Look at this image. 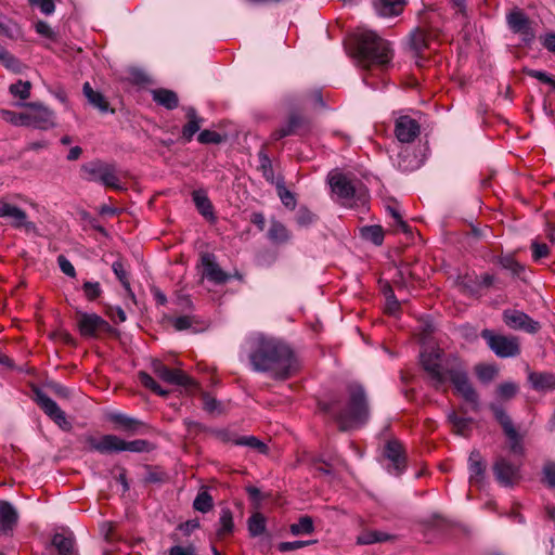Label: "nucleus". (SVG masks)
Segmentation results:
<instances>
[{
    "label": "nucleus",
    "mask_w": 555,
    "mask_h": 555,
    "mask_svg": "<svg viewBox=\"0 0 555 555\" xmlns=\"http://www.w3.org/2000/svg\"><path fill=\"white\" fill-rule=\"evenodd\" d=\"M525 73L528 76L535 78L543 83H547L555 89V78L550 76L545 72L537 70V69H526Z\"/></svg>",
    "instance_id": "603ef678"
},
{
    "label": "nucleus",
    "mask_w": 555,
    "mask_h": 555,
    "mask_svg": "<svg viewBox=\"0 0 555 555\" xmlns=\"http://www.w3.org/2000/svg\"><path fill=\"white\" fill-rule=\"evenodd\" d=\"M153 101L167 109H173L179 105V99L176 92L169 89H154L152 90Z\"/></svg>",
    "instance_id": "a878e982"
},
{
    "label": "nucleus",
    "mask_w": 555,
    "mask_h": 555,
    "mask_svg": "<svg viewBox=\"0 0 555 555\" xmlns=\"http://www.w3.org/2000/svg\"><path fill=\"white\" fill-rule=\"evenodd\" d=\"M57 263L60 266V269L61 271L70 276V278H75L76 276V270L74 268V266L72 264V262L63 255H60L57 257Z\"/></svg>",
    "instance_id": "e2e57ef3"
},
{
    "label": "nucleus",
    "mask_w": 555,
    "mask_h": 555,
    "mask_svg": "<svg viewBox=\"0 0 555 555\" xmlns=\"http://www.w3.org/2000/svg\"><path fill=\"white\" fill-rule=\"evenodd\" d=\"M313 521L309 516H302L298 522L292 524L289 530L294 535L309 534L313 532Z\"/></svg>",
    "instance_id": "79ce46f5"
},
{
    "label": "nucleus",
    "mask_w": 555,
    "mask_h": 555,
    "mask_svg": "<svg viewBox=\"0 0 555 555\" xmlns=\"http://www.w3.org/2000/svg\"><path fill=\"white\" fill-rule=\"evenodd\" d=\"M249 360L254 370L276 379L288 378L298 367L293 350L283 341L257 336L251 339Z\"/></svg>",
    "instance_id": "f257e3e1"
},
{
    "label": "nucleus",
    "mask_w": 555,
    "mask_h": 555,
    "mask_svg": "<svg viewBox=\"0 0 555 555\" xmlns=\"http://www.w3.org/2000/svg\"><path fill=\"white\" fill-rule=\"evenodd\" d=\"M442 350L440 348H431L421 353V362L424 370L428 373L436 388L441 387L447 382V367L452 364L448 361L446 366L441 365Z\"/></svg>",
    "instance_id": "1a4fd4ad"
},
{
    "label": "nucleus",
    "mask_w": 555,
    "mask_h": 555,
    "mask_svg": "<svg viewBox=\"0 0 555 555\" xmlns=\"http://www.w3.org/2000/svg\"><path fill=\"white\" fill-rule=\"evenodd\" d=\"M543 474L545 482L552 487L555 488V464L554 463H547L543 467Z\"/></svg>",
    "instance_id": "69168bd1"
},
{
    "label": "nucleus",
    "mask_w": 555,
    "mask_h": 555,
    "mask_svg": "<svg viewBox=\"0 0 555 555\" xmlns=\"http://www.w3.org/2000/svg\"><path fill=\"white\" fill-rule=\"evenodd\" d=\"M0 35L11 40H18L23 38V30L16 23L3 24L0 22Z\"/></svg>",
    "instance_id": "49530a36"
},
{
    "label": "nucleus",
    "mask_w": 555,
    "mask_h": 555,
    "mask_svg": "<svg viewBox=\"0 0 555 555\" xmlns=\"http://www.w3.org/2000/svg\"><path fill=\"white\" fill-rule=\"evenodd\" d=\"M520 468V461L514 462L503 455H498L492 464L494 478L503 487H513L521 480Z\"/></svg>",
    "instance_id": "0eeeda50"
},
{
    "label": "nucleus",
    "mask_w": 555,
    "mask_h": 555,
    "mask_svg": "<svg viewBox=\"0 0 555 555\" xmlns=\"http://www.w3.org/2000/svg\"><path fill=\"white\" fill-rule=\"evenodd\" d=\"M328 183L332 192L343 201L344 205H349L354 198L356 186L346 175L338 171H332L328 175Z\"/></svg>",
    "instance_id": "4468645a"
},
{
    "label": "nucleus",
    "mask_w": 555,
    "mask_h": 555,
    "mask_svg": "<svg viewBox=\"0 0 555 555\" xmlns=\"http://www.w3.org/2000/svg\"><path fill=\"white\" fill-rule=\"evenodd\" d=\"M421 127L418 122L410 116L403 115L396 119L395 134L401 143H411L420 134Z\"/></svg>",
    "instance_id": "aec40b11"
},
{
    "label": "nucleus",
    "mask_w": 555,
    "mask_h": 555,
    "mask_svg": "<svg viewBox=\"0 0 555 555\" xmlns=\"http://www.w3.org/2000/svg\"><path fill=\"white\" fill-rule=\"evenodd\" d=\"M82 178L88 181H99L107 188L120 190L119 178L115 166L102 160H93L81 166Z\"/></svg>",
    "instance_id": "423d86ee"
},
{
    "label": "nucleus",
    "mask_w": 555,
    "mask_h": 555,
    "mask_svg": "<svg viewBox=\"0 0 555 555\" xmlns=\"http://www.w3.org/2000/svg\"><path fill=\"white\" fill-rule=\"evenodd\" d=\"M192 198L197 210L202 216L208 219H214L212 204L204 191H193Z\"/></svg>",
    "instance_id": "c85d7f7f"
},
{
    "label": "nucleus",
    "mask_w": 555,
    "mask_h": 555,
    "mask_svg": "<svg viewBox=\"0 0 555 555\" xmlns=\"http://www.w3.org/2000/svg\"><path fill=\"white\" fill-rule=\"evenodd\" d=\"M310 129H311V125L307 118H305L304 116L298 115V114H292L287 120V124L285 126L278 128L272 133V139L281 140L288 135H294V134L302 135V134L308 133L310 131Z\"/></svg>",
    "instance_id": "a211bd4d"
},
{
    "label": "nucleus",
    "mask_w": 555,
    "mask_h": 555,
    "mask_svg": "<svg viewBox=\"0 0 555 555\" xmlns=\"http://www.w3.org/2000/svg\"><path fill=\"white\" fill-rule=\"evenodd\" d=\"M52 545L57 550L60 555H74V540L62 533L54 534Z\"/></svg>",
    "instance_id": "72a5a7b5"
},
{
    "label": "nucleus",
    "mask_w": 555,
    "mask_h": 555,
    "mask_svg": "<svg viewBox=\"0 0 555 555\" xmlns=\"http://www.w3.org/2000/svg\"><path fill=\"white\" fill-rule=\"evenodd\" d=\"M508 27L515 34H518L525 43H529L534 38V31L528 16L520 10H513L506 16Z\"/></svg>",
    "instance_id": "dca6fc26"
},
{
    "label": "nucleus",
    "mask_w": 555,
    "mask_h": 555,
    "mask_svg": "<svg viewBox=\"0 0 555 555\" xmlns=\"http://www.w3.org/2000/svg\"><path fill=\"white\" fill-rule=\"evenodd\" d=\"M531 249H532L533 260H535V261L547 257L550 254L548 246L545 243H539L537 241L532 242Z\"/></svg>",
    "instance_id": "5fc2aeb1"
},
{
    "label": "nucleus",
    "mask_w": 555,
    "mask_h": 555,
    "mask_svg": "<svg viewBox=\"0 0 555 555\" xmlns=\"http://www.w3.org/2000/svg\"><path fill=\"white\" fill-rule=\"evenodd\" d=\"M389 539H390V535L385 532L377 531V530H371V531H365V532L361 533L357 538V542L359 544L366 545V544H372V543H376V542H385Z\"/></svg>",
    "instance_id": "58836bf2"
},
{
    "label": "nucleus",
    "mask_w": 555,
    "mask_h": 555,
    "mask_svg": "<svg viewBox=\"0 0 555 555\" xmlns=\"http://www.w3.org/2000/svg\"><path fill=\"white\" fill-rule=\"evenodd\" d=\"M315 219L314 214H312L307 208H300L297 212L296 221L299 225L307 227L311 224Z\"/></svg>",
    "instance_id": "680f3d73"
},
{
    "label": "nucleus",
    "mask_w": 555,
    "mask_h": 555,
    "mask_svg": "<svg viewBox=\"0 0 555 555\" xmlns=\"http://www.w3.org/2000/svg\"><path fill=\"white\" fill-rule=\"evenodd\" d=\"M348 396L346 405L343 406L339 402H332L326 406V412L335 418L341 430L363 425L370 414L366 397L361 386L350 385Z\"/></svg>",
    "instance_id": "f03ea898"
},
{
    "label": "nucleus",
    "mask_w": 555,
    "mask_h": 555,
    "mask_svg": "<svg viewBox=\"0 0 555 555\" xmlns=\"http://www.w3.org/2000/svg\"><path fill=\"white\" fill-rule=\"evenodd\" d=\"M361 236L379 246L384 241V230L380 225H367L361 229Z\"/></svg>",
    "instance_id": "e433bc0d"
},
{
    "label": "nucleus",
    "mask_w": 555,
    "mask_h": 555,
    "mask_svg": "<svg viewBox=\"0 0 555 555\" xmlns=\"http://www.w3.org/2000/svg\"><path fill=\"white\" fill-rule=\"evenodd\" d=\"M234 528L233 515L229 508L221 509L219 518V528L217 534L219 538H223L232 533Z\"/></svg>",
    "instance_id": "f704fd0d"
},
{
    "label": "nucleus",
    "mask_w": 555,
    "mask_h": 555,
    "mask_svg": "<svg viewBox=\"0 0 555 555\" xmlns=\"http://www.w3.org/2000/svg\"><path fill=\"white\" fill-rule=\"evenodd\" d=\"M248 530L253 537L260 535L266 530L264 517L256 513L248 519Z\"/></svg>",
    "instance_id": "a18cd8bd"
},
{
    "label": "nucleus",
    "mask_w": 555,
    "mask_h": 555,
    "mask_svg": "<svg viewBox=\"0 0 555 555\" xmlns=\"http://www.w3.org/2000/svg\"><path fill=\"white\" fill-rule=\"evenodd\" d=\"M530 380L535 389H555V376L552 374H532Z\"/></svg>",
    "instance_id": "ea45409f"
},
{
    "label": "nucleus",
    "mask_w": 555,
    "mask_h": 555,
    "mask_svg": "<svg viewBox=\"0 0 555 555\" xmlns=\"http://www.w3.org/2000/svg\"><path fill=\"white\" fill-rule=\"evenodd\" d=\"M35 401L43 410V412L51 420H53L60 427H69V423L66 420L65 413L61 410L56 402L53 401L50 397H48L44 392L36 390Z\"/></svg>",
    "instance_id": "6ab92c4d"
},
{
    "label": "nucleus",
    "mask_w": 555,
    "mask_h": 555,
    "mask_svg": "<svg viewBox=\"0 0 555 555\" xmlns=\"http://www.w3.org/2000/svg\"><path fill=\"white\" fill-rule=\"evenodd\" d=\"M35 29H36L37 34H39L40 36H42L44 38H48L51 40H54L56 38V34L52 30L50 25L44 21H38L35 24Z\"/></svg>",
    "instance_id": "13d9d810"
},
{
    "label": "nucleus",
    "mask_w": 555,
    "mask_h": 555,
    "mask_svg": "<svg viewBox=\"0 0 555 555\" xmlns=\"http://www.w3.org/2000/svg\"><path fill=\"white\" fill-rule=\"evenodd\" d=\"M476 374L482 382H490L494 378L496 370L491 365H478L476 367Z\"/></svg>",
    "instance_id": "6e6d98bb"
},
{
    "label": "nucleus",
    "mask_w": 555,
    "mask_h": 555,
    "mask_svg": "<svg viewBox=\"0 0 555 555\" xmlns=\"http://www.w3.org/2000/svg\"><path fill=\"white\" fill-rule=\"evenodd\" d=\"M18 519L15 507L7 502L0 501V532L8 533L12 531Z\"/></svg>",
    "instance_id": "5701e85b"
},
{
    "label": "nucleus",
    "mask_w": 555,
    "mask_h": 555,
    "mask_svg": "<svg viewBox=\"0 0 555 555\" xmlns=\"http://www.w3.org/2000/svg\"><path fill=\"white\" fill-rule=\"evenodd\" d=\"M29 4L37 7L44 15H51L55 11L54 0H36L35 2H29Z\"/></svg>",
    "instance_id": "bf43d9fd"
},
{
    "label": "nucleus",
    "mask_w": 555,
    "mask_h": 555,
    "mask_svg": "<svg viewBox=\"0 0 555 555\" xmlns=\"http://www.w3.org/2000/svg\"><path fill=\"white\" fill-rule=\"evenodd\" d=\"M83 94L88 99L89 103L96 107L102 113L108 111V102L104 98V95L92 89L89 82L83 83Z\"/></svg>",
    "instance_id": "2f4dec72"
},
{
    "label": "nucleus",
    "mask_w": 555,
    "mask_h": 555,
    "mask_svg": "<svg viewBox=\"0 0 555 555\" xmlns=\"http://www.w3.org/2000/svg\"><path fill=\"white\" fill-rule=\"evenodd\" d=\"M188 122L182 128V138L190 142L194 134L201 129L203 118L199 117L193 107L186 108Z\"/></svg>",
    "instance_id": "b1692460"
},
{
    "label": "nucleus",
    "mask_w": 555,
    "mask_h": 555,
    "mask_svg": "<svg viewBox=\"0 0 555 555\" xmlns=\"http://www.w3.org/2000/svg\"><path fill=\"white\" fill-rule=\"evenodd\" d=\"M357 41L358 55L363 66L384 65L390 61L392 54L389 43L374 31H361Z\"/></svg>",
    "instance_id": "7ed1b4c3"
},
{
    "label": "nucleus",
    "mask_w": 555,
    "mask_h": 555,
    "mask_svg": "<svg viewBox=\"0 0 555 555\" xmlns=\"http://www.w3.org/2000/svg\"><path fill=\"white\" fill-rule=\"evenodd\" d=\"M193 507L202 513H207L212 507V498L207 491H201L194 502Z\"/></svg>",
    "instance_id": "c03bdc74"
},
{
    "label": "nucleus",
    "mask_w": 555,
    "mask_h": 555,
    "mask_svg": "<svg viewBox=\"0 0 555 555\" xmlns=\"http://www.w3.org/2000/svg\"><path fill=\"white\" fill-rule=\"evenodd\" d=\"M233 444L245 446L262 454L268 452L267 444L255 436H240L233 440Z\"/></svg>",
    "instance_id": "c9c22d12"
},
{
    "label": "nucleus",
    "mask_w": 555,
    "mask_h": 555,
    "mask_svg": "<svg viewBox=\"0 0 555 555\" xmlns=\"http://www.w3.org/2000/svg\"><path fill=\"white\" fill-rule=\"evenodd\" d=\"M469 482L481 487L486 476V463L479 451L473 450L468 457Z\"/></svg>",
    "instance_id": "4be33fe9"
},
{
    "label": "nucleus",
    "mask_w": 555,
    "mask_h": 555,
    "mask_svg": "<svg viewBox=\"0 0 555 555\" xmlns=\"http://www.w3.org/2000/svg\"><path fill=\"white\" fill-rule=\"evenodd\" d=\"M197 140L202 144H209V143L218 144L221 142V135L216 131L203 130L202 132H199Z\"/></svg>",
    "instance_id": "4d7b16f0"
},
{
    "label": "nucleus",
    "mask_w": 555,
    "mask_h": 555,
    "mask_svg": "<svg viewBox=\"0 0 555 555\" xmlns=\"http://www.w3.org/2000/svg\"><path fill=\"white\" fill-rule=\"evenodd\" d=\"M268 237L275 244H284L291 240V232L282 222L271 220Z\"/></svg>",
    "instance_id": "7c9ffc66"
},
{
    "label": "nucleus",
    "mask_w": 555,
    "mask_h": 555,
    "mask_svg": "<svg viewBox=\"0 0 555 555\" xmlns=\"http://www.w3.org/2000/svg\"><path fill=\"white\" fill-rule=\"evenodd\" d=\"M1 117L7 122L13 125V126H23L25 127V120H26V111L24 109L21 113H16L9 109H2L0 112Z\"/></svg>",
    "instance_id": "de8ad7c7"
},
{
    "label": "nucleus",
    "mask_w": 555,
    "mask_h": 555,
    "mask_svg": "<svg viewBox=\"0 0 555 555\" xmlns=\"http://www.w3.org/2000/svg\"><path fill=\"white\" fill-rule=\"evenodd\" d=\"M541 42L545 49L555 53V33H550L541 37Z\"/></svg>",
    "instance_id": "774afa93"
},
{
    "label": "nucleus",
    "mask_w": 555,
    "mask_h": 555,
    "mask_svg": "<svg viewBox=\"0 0 555 555\" xmlns=\"http://www.w3.org/2000/svg\"><path fill=\"white\" fill-rule=\"evenodd\" d=\"M481 337L489 348L500 358L516 357L520 353L519 339L514 336L494 334L490 330H483Z\"/></svg>",
    "instance_id": "6e6552de"
},
{
    "label": "nucleus",
    "mask_w": 555,
    "mask_h": 555,
    "mask_svg": "<svg viewBox=\"0 0 555 555\" xmlns=\"http://www.w3.org/2000/svg\"><path fill=\"white\" fill-rule=\"evenodd\" d=\"M88 448L92 451L100 453H113V452H147L150 451V442L143 439L133 441H125L115 435H104L101 438L88 436L86 438Z\"/></svg>",
    "instance_id": "20e7f679"
},
{
    "label": "nucleus",
    "mask_w": 555,
    "mask_h": 555,
    "mask_svg": "<svg viewBox=\"0 0 555 555\" xmlns=\"http://www.w3.org/2000/svg\"><path fill=\"white\" fill-rule=\"evenodd\" d=\"M309 541L281 542L278 545L280 552H291L309 545Z\"/></svg>",
    "instance_id": "0e129e2a"
},
{
    "label": "nucleus",
    "mask_w": 555,
    "mask_h": 555,
    "mask_svg": "<svg viewBox=\"0 0 555 555\" xmlns=\"http://www.w3.org/2000/svg\"><path fill=\"white\" fill-rule=\"evenodd\" d=\"M0 218H11V225L15 229H24L28 233L37 232L36 224L27 219V214L5 201H0Z\"/></svg>",
    "instance_id": "2eb2a0df"
},
{
    "label": "nucleus",
    "mask_w": 555,
    "mask_h": 555,
    "mask_svg": "<svg viewBox=\"0 0 555 555\" xmlns=\"http://www.w3.org/2000/svg\"><path fill=\"white\" fill-rule=\"evenodd\" d=\"M410 49L416 57H422L426 49L429 48V38L425 30L415 29L410 35L409 40Z\"/></svg>",
    "instance_id": "393cba45"
},
{
    "label": "nucleus",
    "mask_w": 555,
    "mask_h": 555,
    "mask_svg": "<svg viewBox=\"0 0 555 555\" xmlns=\"http://www.w3.org/2000/svg\"><path fill=\"white\" fill-rule=\"evenodd\" d=\"M503 321L512 330L524 331L530 334H535L541 328L538 321H534L527 313L515 309L505 310L503 312Z\"/></svg>",
    "instance_id": "ddd939ff"
},
{
    "label": "nucleus",
    "mask_w": 555,
    "mask_h": 555,
    "mask_svg": "<svg viewBox=\"0 0 555 555\" xmlns=\"http://www.w3.org/2000/svg\"><path fill=\"white\" fill-rule=\"evenodd\" d=\"M385 454L389 459L397 470H400L404 466L403 449L399 441H388L385 448Z\"/></svg>",
    "instance_id": "c756f323"
},
{
    "label": "nucleus",
    "mask_w": 555,
    "mask_h": 555,
    "mask_svg": "<svg viewBox=\"0 0 555 555\" xmlns=\"http://www.w3.org/2000/svg\"><path fill=\"white\" fill-rule=\"evenodd\" d=\"M139 380L145 388L152 390L158 396L166 397L168 395V391L163 389L159 384L145 372L139 373Z\"/></svg>",
    "instance_id": "37998d69"
},
{
    "label": "nucleus",
    "mask_w": 555,
    "mask_h": 555,
    "mask_svg": "<svg viewBox=\"0 0 555 555\" xmlns=\"http://www.w3.org/2000/svg\"><path fill=\"white\" fill-rule=\"evenodd\" d=\"M491 411L494 414L495 420L500 423L504 434L509 440V450L516 455L524 454V446L521 443V436L516 430L511 417L505 411L495 404L490 405Z\"/></svg>",
    "instance_id": "9b49d317"
},
{
    "label": "nucleus",
    "mask_w": 555,
    "mask_h": 555,
    "mask_svg": "<svg viewBox=\"0 0 555 555\" xmlns=\"http://www.w3.org/2000/svg\"><path fill=\"white\" fill-rule=\"evenodd\" d=\"M500 263L504 269L509 270L514 274H519L524 271V267L511 256L501 258Z\"/></svg>",
    "instance_id": "864d4df0"
},
{
    "label": "nucleus",
    "mask_w": 555,
    "mask_h": 555,
    "mask_svg": "<svg viewBox=\"0 0 555 555\" xmlns=\"http://www.w3.org/2000/svg\"><path fill=\"white\" fill-rule=\"evenodd\" d=\"M26 111L25 127H33L40 130H49L55 127V115L53 111L39 103H18Z\"/></svg>",
    "instance_id": "9d476101"
},
{
    "label": "nucleus",
    "mask_w": 555,
    "mask_h": 555,
    "mask_svg": "<svg viewBox=\"0 0 555 555\" xmlns=\"http://www.w3.org/2000/svg\"><path fill=\"white\" fill-rule=\"evenodd\" d=\"M517 392V386L513 383H504L498 387V393L502 399L508 400Z\"/></svg>",
    "instance_id": "052dcab7"
},
{
    "label": "nucleus",
    "mask_w": 555,
    "mask_h": 555,
    "mask_svg": "<svg viewBox=\"0 0 555 555\" xmlns=\"http://www.w3.org/2000/svg\"><path fill=\"white\" fill-rule=\"evenodd\" d=\"M82 289L86 298L90 301L95 300L102 294L101 285L99 282H85Z\"/></svg>",
    "instance_id": "09e8293b"
},
{
    "label": "nucleus",
    "mask_w": 555,
    "mask_h": 555,
    "mask_svg": "<svg viewBox=\"0 0 555 555\" xmlns=\"http://www.w3.org/2000/svg\"><path fill=\"white\" fill-rule=\"evenodd\" d=\"M78 328L83 337H95L109 330V324L95 313H78Z\"/></svg>",
    "instance_id": "f3484780"
},
{
    "label": "nucleus",
    "mask_w": 555,
    "mask_h": 555,
    "mask_svg": "<svg viewBox=\"0 0 555 555\" xmlns=\"http://www.w3.org/2000/svg\"><path fill=\"white\" fill-rule=\"evenodd\" d=\"M112 269L117 276V279L120 281L125 289L130 291V283L128 279V272L121 261H115L112 266Z\"/></svg>",
    "instance_id": "8fccbe9b"
},
{
    "label": "nucleus",
    "mask_w": 555,
    "mask_h": 555,
    "mask_svg": "<svg viewBox=\"0 0 555 555\" xmlns=\"http://www.w3.org/2000/svg\"><path fill=\"white\" fill-rule=\"evenodd\" d=\"M194 552L195 548L191 545L186 547L176 545L169 550L168 555H194Z\"/></svg>",
    "instance_id": "338daca9"
},
{
    "label": "nucleus",
    "mask_w": 555,
    "mask_h": 555,
    "mask_svg": "<svg viewBox=\"0 0 555 555\" xmlns=\"http://www.w3.org/2000/svg\"><path fill=\"white\" fill-rule=\"evenodd\" d=\"M259 159H260V170L262 171L263 177L268 181H272L273 180V169H272L270 158L263 151H260Z\"/></svg>",
    "instance_id": "3c124183"
},
{
    "label": "nucleus",
    "mask_w": 555,
    "mask_h": 555,
    "mask_svg": "<svg viewBox=\"0 0 555 555\" xmlns=\"http://www.w3.org/2000/svg\"><path fill=\"white\" fill-rule=\"evenodd\" d=\"M450 424L452 425V430L462 436H466L469 430V426L472 423L470 418L460 417L455 412H451L448 416Z\"/></svg>",
    "instance_id": "4c0bfd02"
},
{
    "label": "nucleus",
    "mask_w": 555,
    "mask_h": 555,
    "mask_svg": "<svg viewBox=\"0 0 555 555\" xmlns=\"http://www.w3.org/2000/svg\"><path fill=\"white\" fill-rule=\"evenodd\" d=\"M0 64L3 65L8 70L13 73H22L24 65L23 63L4 47L0 44Z\"/></svg>",
    "instance_id": "473e14b6"
},
{
    "label": "nucleus",
    "mask_w": 555,
    "mask_h": 555,
    "mask_svg": "<svg viewBox=\"0 0 555 555\" xmlns=\"http://www.w3.org/2000/svg\"><path fill=\"white\" fill-rule=\"evenodd\" d=\"M405 0H378L375 9L380 16L398 15L402 12Z\"/></svg>",
    "instance_id": "cd10ccee"
},
{
    "label": "nucleus",
    "mask_w": 555,
    "mask_h": 555,
    "mask_svg": "<svg viewBox=\"0 0 555 555\" xmlns=\"http://www.w3.org/2000/svg\"><path fill=\"white\" fill-rule=\"evenodd\" d=\"M447 380L450 379L456 392L470 405L473 411L479 409V397L468 380L467 372L457 359L447 367Z\"/></svg>",
    "instance_id": "39448f33"
},
{
    "label": "nucleus",
    "mask_w": 555,
    "mask_h": 555,
    "mask_svg": "<svg viewBox=\"0 0 555 555\" xmlns=\"http://www.w3.org/2000/svg\"><path fill=\"white\" fill-rule=\"evenodd\" d=\"M201 262L203 266V276L207 280L216 283L223 284L229 280V274L225 273L219 264L216 262L215 256L209 253H205L201 256Z\"/></svg>",
    "instance_id": "412c9836"
},
{
    "label": "nucleus",
    "mask_w": 555,
    "mask_h": 555,
    "mask_svg": "<svg viewBox=\"0 0 555 555\" xmlns=\"http://www.w3.org/2000/svg\"><path fill=\"white\" fill-rule=\"evenodd\" d=\"M108 418L117 428L129 433H135L143 426L141 421L122 413H112Z\"/></svg>",
    "instance_id": "bb28decb"
},
{
    "label": "nucleus",
    "mask_w": 555,
    "mask_h": 555,
    "mask_svg": "<svg viewBox=\"0 0 555 555\" xmlns=\"http://www.w3.org/2000/svg\"><path fill=\"white\" fill-rule=\"evenodd\" d=\"M31 83L29 81L18 80L15 83H12L9 88L10 93L20 99L21 101H26L30 98Z\"/></svg>",
    "instance_id": "a19ab883"
},
{
    "label": "nucleus",
    "mask_w": 555,
    "mask_h": 555,
    "mask_svg": "<svg viewBox=\"0 0 555 555\" xmlns=\"http://www.w3.org/2000/svg\"><path fill=\"white\" fill-rule=\"evenodd\" d=\"M152 369L153 372L167 384L183 386L185 388L196 387L194 379L186 373L178 369H170L158 360L152 363Z\"/></svg>",
    "instance_id": "f8f14e48"
}]
</instances>
